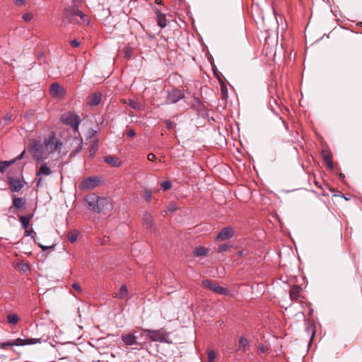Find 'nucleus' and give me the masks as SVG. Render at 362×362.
I'll return each mask as SVG.
<instances>
[{
    "label": "nucleus",
    "mask_w": 362,
    "mask_h": 362,
    "mask_svg": "<svg viewBox=\"0 0 362 362\" xmlns=\"http://www.w3.org/2000/svg\"><path fill=\"white\" fill-rule=\"evenodd\" d=\"M72 3L74 4L75 6H77V4L81 2V0H71Z\"/></svg>",
    "instance_id": "64"
},
{
    "label": "nucleus",
    "mask_w": 362,
    "mask_h": 362,
    "mask_svg": "<svg viewBox=\"0 0 362 362\" xmlns=\"http://www.w3.org/2000/svg\"><path fill=\"white\" fill-rule=\"evenodd\" d=\"M302 288L299 285H294L291 288L289 296L290 298L293 300H296L300 297V293Z\"/></svg>",
    "instance_id": "22"
},
{
    "label": "nucleus",
    "mask_w": 362,
    "mask_h": 362,
    "mask_svg": "<svg viewBox=\"0 0 362 362\" xmlns=\"http://www.w3.org/2000/svg\"><path fill=\"white\" fill-rule=\"evenodd\" d=\"M72 287L77 291H81L82 288L78 283H74Z\"/></svg>",
    "instance_id": "54"
},
{
    "label": "nucleus",
    "mask_w": 362,
    "mask_h": 362,
    "mask_svg": "<svg viewBox=\"0 0 362 362\" xmlns=\"http://www.w3.org/2000/svg\"><path fill=\"white\" fill-rule=\"evenodd\" d=\"M143 332L146 337L153 341L167 344L172 343V341L169 340V333L164 327L158 329H144Z\"/></svg>",
    "instance_id": "2"
},
{
    "label": "nucleus",
    "mask_w": 362,
    "mask_h": 362,
    "mask_svg": "<svg viewBox=\"0 0 362 362\" xmlns=\"http://www.w3.org/2000/svg\"><path fill=\"white\" fill-rule=\"evenodd\" d=\"M14 2L16 5H18V6L23 5V0H14Z\"/></svg>",
    "instance_id": "61"
},
{
    "label": "nucleus",
    "mask_w": 362,
    "mask_h": 362,
    "mask_svg": "<svg viewBox=\"0 0 362 362\" xmlns=\"http://www.w3.org/2000/svg\"><path fill=\"white\" fill-rule=\"evenodd\" d=\"M128 105L135 110H139L141 109V105L138 102L132 99L129 100Z\"/></svg>",
    "instance_id": "35"
},
{
    "label": "nucleus",
    "mask_w": 362,
    "mask_h": 362,
    "mask_svg": "<svg viewBox=\"0 0 362 362\" xmlns=\"http://www.w3.org/2000/svg\"><path fill=\"white\" fill-rule=\"evenodd\" d=\"M192 107L196 108L199 112L205 110V105L198 98H194Z\"/></svg>",
    "instance_id": "29"
},
{
    "label": "nucleus",
    "mask_w": 362,
    "mask_h": 362,
    "mask_svg": "<svg viewBox=\"0 0 362 362\" xmlns=\"http://www.w3.org/2000/svg\"><path fill=\"white\" fill-rule=\"evenodd\" d=\"M103 160L106 163L112 165V167H119L122 165V161L115 156H105Z\"/></svg>",
    "instance_id": "20"
},
{
    "label": "nucleus",
    "mask_w": 362,
    "mask_h": 362,
    "mask_svg": "<svg viewBox=\"0 0 362 362\" xmlns=\"http://www.w3.org/2000/svg\"><path fill=\"white\" fill-rule=\"evenodd\" d=\"M135 135H136V132H135V130L134 129H130L127 132V136L129 138H133L134 136H135Z\"/></svg>",
    "instance_id": "53"
},
{
    "label": "nucleus",
    "mask_w": 362,
    "mask_h": 362,
    "mask_svg": "<svg viewBox=\"0 0 362 362\" xmlns=\"http://www.w3.org/2000/svg\"><path fill=\"white\" fill-rule=\"evenodd\" d=\"M42 342L46 343L47 339H42V338L35 339V338H30V337H24V346L32 345V344H35L37 343H42Z\"/></svg>",
    "instance_id": "25"
},
{
    "label": "nucleus",
    "mask_w": 362,
    "mask_h": 362,
    "mask_svg": "<svg viewBox=\"0 0 362 362\" xmlns=\"http://www.w3.org/2000/svg\"><path fill=\"white\" fill-rule=\"evenodd\" d=\"M102 97L103 95L100 92H95L90 96L88 104L97 106L100 103Z\"/></svg>",
    "instance_id": "21"
},
{
    "label": "nucleus",
    "mask_w": 362,
    "mask_h": 362,
    "mask_svg": "<svg viewBox=\"0 0 362 362\" xmlns=\"http://www.w3.org/2000/svg\"><path fill=\"white\" fill-rule=\"evenodd\" d=\"M127 287L125 284L122 285L120 287L119 291V297L120 298H123L127 294Z\"/></svg>",
    "instance_id": "41"
},
{
    "label": "nucleus",
    "mask_w": 362,
    "mask_h": 362,
    "mask_svg": "<svg viewBox=\"0 0 362 362\" xmlns=\"http://www.w3.org/2000/svg\"><path fill=\"white\" fill-rule=\"evenodd\" d=\"M147 158H148V160L149 161L153 162V161H155L156 160V156H155L154 153H150L148 154Z\"/></svg>",
    "instance_id": "52"
},
{
    "label": "nucleus",
    "mask_w": 362,
    "mask_h": 362,
    "mask_svg": "<svg viewBox=\"0 0 362 362\" xmlns=\"http://www.w3.org/2000/svg\"><path fill=\"white\" fill-rule=\"evenodd\" d=\"M70 45L73 47H78L81 45V42L77 39H74L70 42Z\"/></svg>",
    "instance_id": "51"
},
{
    "label": "nucleus",
    "mask_w": 362,
    "mask_h": 362,
    "mask_svg": "<svg viewBox=\"0 0 362 362\" xmlns=\"http://www.w3.org/2000/svg\"><path fill=\"white\" fill-rule=\"evenodd\" d=\"M33 19V14L27 12L24 13V22H29Z\"/></svg>",
    "instance_id": "50"
},
{
    "label": "nucleus",
    "mask_w": 362,
    "mask_h": 362,
    "mask_svg": "<svg viewBox=\"0 0 362 362\" xmlns=\"http://www.w3.org/2000/svg\"><path fill=\"white\" fill-rule=\"evenodd\" d=\"M308 334H311V339L315 336V327L313 325H309L306 328Z\"/></svg>",
    "instance_id": "43"
},
{
    "label": "nucleus",
    "mask_w": 362,
    "mask_h": 362,
    "mask_svg": "<svg viewBox=\"0 0 362 362\" xmlns=\"http://www.w3.org/2000/svg\"><path fill=\"white\" fill-rule=\"evenodd\" d=\"M28 270H30V267L28 264L24 262V272H25Z\"/></svg>",
    "instance_id": "63"
},
{
    "label": "nucleus",
    "mask_w": 362,
    "mask_h": 362,
    "mask_svg": "<svg viewBox=\"0 0 362 362\" xmlns=\"http://www.w3.org/2000/svg\"><path fill=\"white\" fill-rule=\"evenodd\" d=\"M208 362H214L216 358V354L214 350H209L207 352Z\"/></svg>",
    "instance_id": "40"
},
{
    "label": "nucleus",
    "mask_w": 362,
    "mask_h": 362,
    "mask_svg": "<svg viewBox=\"0 0 362 362\" xmlns=\"http://www.w3.org/2000/svg\"><path fill=\"white\" fill-rule=\"evenodd\" d=\"M33 115V112L32 111H28L26 112L25 114H24V118L25 117H29L30 116H31Z\"/></svg>",
    "instance_id": "59"
},
{
    "label": "nucleus",
    "mask_w": 362,
    "mask_h": 362,
    "mask_svg": "<svg viewBox=\"0 0 362 362\" xmlns=\"http://www.w3.org/2000/svg\"><path fill=\"white\" fill-rule=\"evenodd\" d=\"M71 22L70 18H69V16L68 14L66 13V12L64 11V16L62 18V25L63 26H66L68 25Z\"/></svg>",
    "instance_id": "42"
},
{
    "label": "nucleus",
    "mask_w": 362,
    "mask_h": 362,
    "mask_svg": "<svg viewBox=\"0 0 362 362\" xmlns=\"http://www.w3.org/2000/svg\"><path fill=\"white\" fill-rule=\"evenodd\" d=\"M23 207V199L22 198H15L13 201V206L9 208V221L12 223V219L15 220L16 218L13 216V214H16V211L18 209Z\"/></svg>",
    "instance_id": "16"
},
{
    "label": "nucleus",
    "mask_w": 362,
    "mask_h": 362,
    "mask_svg": "<svg viewBox=\"0 0 362 362\" xmlns=\"http://www.w3.org/2000/svg\"><path fill=\"white\" fill-rule=\"evenodd\" d=\"M101 182V179L98 176H90L82 181V186L87 189H91L98 186Z\"/></svg>",
    "instance_id": "11"
},
{
    "label": "nucleus",
    "mask_w": 362,
    "mask_h": 362,
    "mask_svg": "<svg viewBox=\"0 0 362 362\" xmlns=\"http://www.w3.org/2000/svg\"><path fill=\"white\" fill-rule=\"evenodd\" d=\"M156 9L157 11L158 25L161 28H164L167 25L165 15L163 13H160L157 8H156Z\"/></svg>",
    "instance_id": "23"
},
{
    "label": "nucleus",
    "mask_w": 362,
    "mask_h": 362,
    "mask_svg": "<svg viewBox=\"0 0 362 362\" xmlns=\"http://www.w3.org/2000/svg\"><path fill=\"white\" fill-rule=\"evenodd\" d=\"M37 245L42 249V252H45L47 250H52L56 246L55 244H53L52 245H50V246H46V245H42L40 243H37Z\"/></svg>",
    "instance_id": "48"
},
{
    "label": "nucleus",
    "mask_w": 362,
    "mask_h": 362,
    "mask_svg": "<svg viewBox=\"0 0 362 362\" xmlns=\"http://www.w3.org/2000/svg\"><path fill=\"white\" fill-rule=\"evenodd\" d=\"M18 245V243H16L15 245H13V249H12V252L14 253V255L16 256L18 255V254L16 251V250L18 249V247H17Z\"/></svg>",
    "instance_id": "56"
},
{
    "label": "nucleus",
    "mask_w": 362,
    "mask_h": 362,
    "mask_svg": "<svg viewBox=\"0 0 362 362\" xmlns=\"http://www.w3.org/2000/svg\"><path fill=\"white\" fill-rule=\"evenodd\" d=\"M211 64L212 65L214 74L216 77V78L218 79V81H219V83H220L221 81H223L221 78V76H223V75L220 71H218L217 67L214 64H212L211 62Z\"/></svg>",
    "instance_id": "36"
},
{
    "label": "nucleus",
    "mask_w": 362,
    "mask_h": 362,
    "mask_svg": "<svg viewBox=\"0 0 362 362\" xmlns=\"http://www.w3.org/2000/svg\"><path fill=\"white\" fill-rule=\"evenodd\" d=\"M18 172L21 176L23 175V165H16L11 168L7 173V178L8 180L9 188L13 192H19L22 187L23 184L21 180L15 176L16 173Z\"/></svg>",
    "instance_id": "1"
},
{
    "label": "nucleus",
    "mask_w": 362,
    "mask_h": 362,
    "mask_svg": "<svg viewBox=\"0 0 362 362\" xmlns=\"http://www.w3.org/2000/svg\"><path fill=\"white\" fill-rule=\"evenodd\" d=\"M165 125H166V127L168 129H173L175 128L176 127V123L175 122H173L171 121L170 119H166L165 121H164Z\"/></svg>",
    "instance_id": "44"
},
{
    "label": "nucleus",
    "mask_w": 362,
    "mask_h": 362,
    "mask_svg": "<svg viewBox=\"0 0 362 362\" xmlns=\"http://www.w3.org/2000/svg\"><path fill=\"white\" fill-rule=\"evenodd\" d=\"M13 265L16 271H18V272L23 271V261H21V260L13 261Z\"/></svg>",
    "instance_id": "39"
},
{
    "label": "nucleus",
    "mask_w": 362,
    "mask_h": 362,
    "mask_svg": "<svg viewBox=\"0 0 362 362\" xmlns=\"http://www.w3.org/2000/svg\"><path fill=\"white\" fill-rule=\"evenodd\" d=\"M235 235V230L230 226L223 228L216 236L217 240H225L233 238Z\"/></svg>",
    "instance_id": "14"
},
{
    "label": "nucleus",
    "mask_w": 362,
    "mask_h": 362,
    "mask_svg": "<svg viewBox=\"0 0 362 362\" xmlns=\"http://www.w3.org/2000/svg\"><path fill=\"white\" fill-rule=\"evenodd\" d=\"M334 196H337V195L335 194ZM338 196H340V197H343L345 200H349L350 199V198L347 197L346 196V194H341V192H339V194Z\"/></svg>",
    "instance_id": "58"
},
{
    "label": "nucleus",
    "mask_w": 362,
    "mask_h": 362,
    "mask_svg": "<svg viewBox=\"0 0 362 362\" xmlns=\"http://www.w3.org/2000/svg\"><path fill=\"white\" fill-rule=\"evenodd\" d=\"M98 208L99 213L105 211H110L112 209V204L107 198L98 196Z\"/></svg>",
    "instance_id": "18"
},
{
    "label": "nucleus",
    "mask_w": 362,
    "mask_h": 362,
    "mask_svg": "<svg viewBox=\"0 0 362 362\" xmlns=\"http://www.w3.org/2000/svg\"><path fill=\"white\" fill-rule=\"evenodd\" d=\"M160 185L163 191H167L172 187V182L170 180H163Z\"/></svg>",
    "instance_id": "34"
},
{
    "label": "nucleus",
    "mask_w": 362,
    "mask_h": 362,
    "mask_svg": "<svg viewBox=\"0 0 362 362\" xmlns=\"http://www.w3.org/2000/svg\"><path fill=\"white\" fill-rule=\"evenodd\" d=\"M23 159V151L16 158L9 160L0 161V173H4L8 167L14 165L16 161Z\"/></svg>",
    "instance_id": "17"
},
{
    "label": "nucleus",
    "mask_w": 362,
    "mask_h": 362,
    "mask_svg": "<svg viewBox=\"0 0 362 362\" xmlns=\"http://www.w3.org/2000/svg\"><path fill=\"white\" fill-rule=\"evenodd\" d=\"M185 97V90L183 89L173 87L171 89L167 90V97L165 100V104H175L180 100L184 99Z\"/></svg>",
    "instance_id": "4"
},
{
    "label": "nucleus",
    "mask_w": 362,
    "mask_h": 362,
    "mask_svg": "<svg viewBox=\"0 0 362 362\" xmlns=\"http://www.w3.org/2000/svg\"><path fill=\"white\" fill-rule=\"evenodd\" d=\"M238 344L239 347L237 351L240 350L243 352H245L247 349V347L249 346V341L245 337H240L238 340Z\"/></svg>",
    "instance_id": "26"
},
{
    "label": "nucleus",
    "mask_w": 362,
    "mask_h": 362,
    "mask_svg": "<svg viewBox=\"0 0 362 362\" xmlns=\"http://www.w3.org/2000/svg\"><path fill=\"white\" fill-rule=\"evenodd\" d=\"M144 197L147 202H151L152 198V190L147 187H144Z\"/></svg>",
    "instance_id": "32"
},
{
    "label": "nucleus",
    "mask_w": 362,
    "mask_h": 362,
    "mask_svg": "<svg viewBox=\"0 0 362 362\" xmlns=\"http://www.w3.org/2000/svg\"><path fill=\"white\" fill-rule=\"evenodd\" d=\"M133 54V49L129 47H125L124 49V57L127 59H129Z\"/></svg>",
    "instance_id": "46"
},
{
    "label": "nucleus",
    "mask_w": 362,
    "mask_h": 362,
    "mask_svg": "<svg viewBox=\"0 0 362 362\" xmlns=\"http://www.w3.org/2000/svg\"><path fill=\"white\" fill-rule=\"evenodd\" d=\"M220 89L221 92V97L223 99H227L228 98V88L223 81H221L220 83Z\"/></svg>",
    "instance_id": "31"
},
{
    "label": "nucleus",
    "mask_w": 362,
    "mask_h": 362,
    "mask_svg": "<svg viewBox=\"0 0 362 362\" xmlns=\"http://www.w3.org/2000/svg\"><path fill=\"white\" fill-rule=\"evenodd\" d=\"M202 285L209 288L211 291L216 292V293L227 296L229 294V290L227 288H223L218 283L215 281H211L209 279H204L202 281Z\"/></svg>",
    "instance_id": "8"
},
{
    "label": "nucleus",
    "mask_w": 362,
    "mask_h": 362,
    "mask_svg": "<svg viewBox=\"0 0 362 362\" xmlns=\"http://www.w3.org/2000/svg\"><path fill=\"white\" fill-rule=\"evenodd\" d=\"M33 215H24V236H30L37 243V235L33 228H30V218Z\"/></svg>",
    "instance_id": "10"
},
{
    "label": "nucleus",
    "mask_w": 362,
    "mask_h": 362,
    "mask_svg": "<svg viewBox=\"0 0 362 362\" xmlns=\"http://www.w3.org/2000/svg\"><path fill=\"white\" fill-rule=\"evenodd\" d=\"M4 119L6 122V121H10L11 119V115H6L4 117Z\"/></svg>",
    "instance_id": "62"
},
{
    "label": "nucleus",
    "mask_w": 362,
    "mask_h": 362,
    "mask_svg": "<svg viewBox=\"0 0 362 362\" xmlns=\"http://www.w3.org/2000/svg\"><path fill=\"white\" fill-rule=\"evenodd\" d=\"M0 348L21 354L23 350V339L18 338L0 343Z\"/></svg>",
    "instance_id": "6"
},
{
    "label": "nucleus",
    "mask_w": 362,
    "mask_h": 362,
    "mask_svg": "<svg viewBox=\"0 0 362 362\" xmlns=\"http://www.w3.org/2000/svg\"><path fill=\"white\" fill-rule=\"evenodd\" d=\"M143 224L145 226L146 228L151 232L156 233L158 230V228L155 223L153 216L148 212L145 211L143 214L142 218Z\"/></svg>",
    "instance_id": "9"
},
{
    "label": "nucleus",
    "mask_w": 362,
    "mask_h": 362,
    "mask_svg": "<svg viewBox=\"0 0 362 362\" xmlns=\"http://www.w3.org/2000/svg\"><path fill=\"white\" fill-rule=\"evenodd\" d=\"M64 11L69 16H79L83 23H86V24L89 23V20H88V17L86 16V15H85L81 10H79L77 8H74L72 6H68V7L65 8Z\"/></svg>",
    "instance_id": "12"
},
{
    "label": "nucleus",
    "mask_w": 362,
    "mask_h": 362,
    "mask_svg": "<svg viewBox=\"0 0 362 362\" xmlns=\"http://www.w3.org/2000/svg\"><path fill=\"white\" fill-rule=\"evenodd\" d=\"M17 216L18 218L19 222L21 223V226H23V215L17 214Z\"/></svg>",
    "instance_id": "60"
},
{
    "label": "nucleus",
    "mask_w": 362,
    "mask_h": 362,
    "mask_svg": "<svg viewBox=\"0 0 362 362\" xmlns=\"http://www.w3.org/2000/svg\"><path fill=\"white\" fill-rule=\"evenodd\" d=\"M339 178L340 179V180L343 182H344V180H345V175L342 173H339Z\"/></svg>",
    "instance_id": "57"
},
{
    "label": "nucleus",
    "mask_w": 362,
    "mask_h": 362,
    "mask_svg": "<svg viewBox=\"0 0 362 362\" xmlns=\"http://www.w3.org/2000/svg\"><path fill=\"white\" fill-rule=\"evenodd\" d=\"M51 173H52V170L46 163H43L40 165V167L37 173V175H39V176L40 175H49Z\"/></svg>",
    "instance_id": "24"
},
{
    "label": "nucleus",
    "mask_w": 362,
    "mask_h": 362,
    "mask_svg": "<svg viewBox=\"0 0 362 362\" xmlns=\"http://www.w3.org/2000/svg\"><path fill=\"white\" fill-rule=\"evenodd\" d=\"M49 92L51 95L54 98H62L66 94L65 89L57 82L51 84Z\"/></svg>",
    "instance_id": "15"
},
{
    "label": "nucleus",
    "mask_w": 362,
    "mask_h": 362,
    "mask_svg": "<svg viewBox=\"0 0 362 362\" xmlns=\"http://www.w3.org/2000/svg\"><path fill=\"white\" fill-rule=\"evenodd\" d=\"M18 317L16 314H9L7 316V321L11 325H16L18 322Z\"/></svg>",
    "instance_id": "33"
},
{
    "label": "nucleus",
    "mask_w": 362,
    "mask_h": 362,
    "mask_svg": "<svg viewBox=\"0 0 362 362\" xmlns=\"http://www.w3.org/2000/svg\"><path fill=\"white\" fill-rule=\"evenodd\" d=\"M28 151L32 153L34 160L38 163L44 161L47 157L45 156L43 145L38 140H34L32 146L28 148Z\"/></svg>",
    "instance_id": "5"
},
{
    "label": "nucleus",
    "mask_w": 362,
    "mask_h": 362,
    "mask_svg": "<svg viewBox=\"0 0 362 362\" xmlns=\"http://www.w3.org/2000/svg\"><path fill=\"white\" fill-rule=\"evenodd\" d=\"M60 120L63 124L71 127L74 132L76 133L78 132V127L81 122V119L77 114L69 112L68 114L62 115Z\"/></svg>",
    "instance_id": "3"
},
{
    "label": "nucleus",
    "mask_w": 362,
    "mask_h": 362,
    "mask_svg": "<svg viewBox=\"0 0 362 362\" xmlns=\"http://www.w3.org/2000/svg\"><path fill=\"white\" fill-rule=\"evenodd\" d=\"M83 139L81 137V135H79V143H78V146L76 147V149H74L71 153H70V156H76V154L79 153L81 150L83 149Z\"/></svg>",
    "instance_id": "30"
},
{
    "label": "nucleus",
    "mask_w": 362,
    "mask_h": 362,
    "mask_svg": "<svg viewBox=\"0 0 362 362\" xmlns=\"http://www.w3.org/2000/svg\"><path fill=\"white\" fill-rule=\"evenodd\" d=\"M208 249L205 247L199 246L195 248L194 255L196 257L204 256L208 253Z\"/></svg>",
    "instance_id": "27"
},
{
    "label": "nucleus",
    "mask_w": 362,
    "mask_h": 362,
    "mask_svg": "<svg viewBox=\"0 0 362 362\" xmlns=\"http://www.w3.org/2000/svg\"><path fill=\"white\" fill-rule=\"evenodd\" d=\"M122 339L128 346H132L137 343V337L133 333L122 335Z\"/></svg>",
    "instance_id": "19"
},
{
    "label": "nucleus",
    "mask_w": 362,
    "mask_h": 362,
    "mask_svg": "<svg viewBox=\"0 0 362 362\" xmlns=\"http://www.w3.org/2000/svg\"><path fill=\"white\" fill-rule=\"evenodd\" d=\"M86 202L89 210L94 213H99L98 208V196L90 194L86 197Z\"/></svg>",
    "instance_id": "13"
},
{
    "label": "nucleus",
    "mask_w": 362,
    "mask_h": 362,
    "mask_svg": "<svg viewBox=\"0 0 362 362\" xmlns=\"http://www.w3.org/2000/svg\"><path fill=\"white\" fill-rule=\"evenodd\" d=\"M326 163H327V168L329 169H330V170H333L334 169V163H333L332 160L326 162Z\"/></svg>",
    "instance_id": "55"
},
{
    "label": "nucleus",
    "mask_w": 362,
    "mask_h": 362,
    "mask_svg": "<svg viewBox=\"0 0 362 362\" xmlns=\"http://www.w3.org/2000/svg\"><path fill=\"white\" fill-rule=\"evenodd\" d=\"M277 105V102L275 99L271 100L269 103L270 110L275 115H279V113L276 112L275 109V106Z\"/></svg>",
    "instance_id": "37"
},
{
    "label": "nucleus",
    "mask_w": 362,
    "mask_h": 362,
    "mask_svg": "<svg viewBox=\"0 0 362 362\" xmlns=\"http://www.w3.org/2000/svg\"><path fill=\"white\" fill-rule=\"evenodd\" d=\"M44 145L49 147L50 152L53 153L59 152L63 146V143L59 139L56 138L54 132H52L48 138L45 139Z\"/></svg>",
    "instance_id": "7"
},
{
    "label": "nucleus",
    "mask_w": 362,
    "mask_h": 362,
    "mask_svg": "<svg viewBox=\"0 0 362 362\" xmlns=\"http://www.w3.org/2000/svg\"><path fill=\"white\" fill-rule=\"evenodd\" d=\"M322 155L325 162L332 160V155L330 152H328L326 150H322Z\"/></svg>",
    "instance_id": "38"
},
{
    "label": "nucleus",
    "mask_w": 362,
    "mask_h": 362,
    "mask_svg": "<svg viewBox=\"0 0 362 362\" xmlns=\"http://www.w3.org/2000/svg\"><path fill=\"white\" fill-rule=\"evenodd\" d=\"M78 233L76 232V233H71L68 235V238L69 240V241L71 243H74L76 241L77 238H78Z\"/></svg>",
    "instance_id": "49"
},
{
    "label": "nucleus",
    "mask_w": 362,
    "mask_h": 362,
    "mask_svg": "<svg viewBox=\"0 0 362 362\" xmlns=\"http://www.w3.org/2000/svg\"><path fill=\"white\" fill-rule=\"evenodd\" d=\"M231 245L228 243H224L219 245L218 248V252H222L228 250L230 248Z\"/></svg>",
    "instance_id": "47"
},
{
    "label": "nucleus",
    "mask_w": 362,
    "mask_h": 362,
    "mask_svg": "<svg viewBox=\"0 0 362 362\" xmlns=\"http://www.w3.org/2000/svg\"><path fill=\"white\" fill-rule=\"evenodd\" d=\"M98 143L99 140L95 139L94 142L90 146V148L89 149V156L90 158H93L95 156V153L98 149Z\"/></svg>",
    "instance_id": "28"
},
{
    "label": "nucleus",
    "mask_w": 362,
    "mask_h": 362,
    "mask_svg": "<svg viewBox=\"0 0 362 362\" xmlns=\"http://www.w3.org/2000/svg\"><path fill=\"white\" fill-rule=\"evenodd\" d=\"M97 134V131L94 129L93 128H90L86 135V139H90L95 136Z\"/></svg>",
    "instance_id": "45"
}]
</instances>
